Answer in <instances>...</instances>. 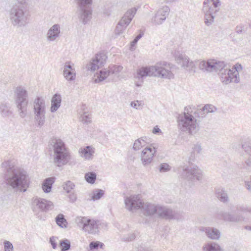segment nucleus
Wrapping results in <instances>:
<instances>
[{"mask_svg": "<svg viewBox=\"0 0 251 251\" xmlns=\"http://www.w3.org/2000/svg\"><path fill=\"white\" fill-rule=\"evenodd\" d=\"M130 106L136 109H139L142 108L143 104L140 101L136 100L132 101L130 103Z\"/></svg>", "mask_w": 251, "mask_h": 251, "instance_id": "09e8293b", "label": "nucleus"}, {"mask_svg": "<svg viewBox=\"0 0 251 251\" xmlns=\"http://www.w3.org/2000/svg\"><path fill=\"white\" fill-rule=\"evenodd\" d=\"M60 246L61 247V251H67L71 248V243L68 239L63 240L60 241Z\"/></svg>", "mask_w": 251, "mask_h": 251, "instance_id": "ea45409f", "label": "nucleus"}, {"mask_svg": "<svg viewBox=\"0 0 251 251\" xmlns=\"http://www.w3.org/2000/svg\"><path fill=\"white\" fill-rule=\"evenodd\" d=\"M221 5V2L220 0H207V2H205V7H208L207 14H205L207 17H205V24L209 25L213 22L214 19V14L217 13L219 10V7Z\"/></svg>", "mask_w": 251, "mask_h": 251, "instance_id": "ddd939ff", "label": "nucleus"}, {"mask_svg": "<svg viewBox=\"0 0 251 251\" xmlns=\"http://www.w3.org/2000/svg\"><path fill=\"white\" fill-rule=\"evenodd\" d=\"M31 207L33 211L38 209L46 211L51 209L53 207V203L50 201L36 197L31 200Z\"/></svg>", "mask_w": 251, "mask_h": 251, "instance_id": "f3484780", "label": "nucleus"}, {"mask_svg": "<svg viewBox=\"0 0 251 251\" xmlns=\"http://www.w3.org/2000/svg\"><path fill=\"white\" fill-rule=\"evenodd\" d=\"M137 235V232H134L129 234L127 237H124L123 239L124 241H130L134 239L136 237Z\"/></svg>", "mask_w": 251, "mask_h": 251, "instance_id": "8fccbe9b", "label": "nucleus"}, {"mask_svg": "<svg viewBox=\"0 0 251 251\" xmlns=\"http://www.w3.org/2000/svg\"><path fill=\"white\" fill-rule=\"evenodd\" d=\"M79 152L80 155L86 160H92L95 153L94 149L91 146L80 148Z\"/></svg>", "mask_w": 251, "mask_h": 251, "instance_id": "bb28decb", "label": "nucleus"}, {"mask_svg": "<svg viewBox=\"0 0 251 251\" xmlns=\"http://www.w3.org/2000/svg\"><path fill=\"white\" fill-rule=\"evenodd\" d=\"M96 174L95 173L91 172L85 175V179L87 182L90 184H94L96 179Z\"/></svg>", "mask_w": 251, "mask_h": 251, "instance_id": "4c0bfd02", "label": "nucleus"}, {"mask_svg": "<svg viewBox=\"0 0 251 251\" xmlns=\"http://www.w3.org/2000/svg\"><path fill=\"white\" fill-rule=\"evenodd\" d=\"M136 11V8L134 7L126 11L116 27L115 32L116 35H120L126 29L134 17Z\"/></svg>", "mask_w": 251, "mask_h": 251, "instance_id": "2eb2a0df", "label": "nucleus"}, {"mask_svg": "<svg viewBox=\"0 0 251 251\" xmlns=\"http://www.w3.org/2000/svg\"><path fill=\"white\" fill-rule=\"evenodd\" d=\"M217 217L225 221L234 223H241L245 220V217L242 214H232L222 211L218 212Z\"/></svg>", "mask_w": 251, "mask_h": 251, "instance_id": "412c9836", "label": "nucleus"}, {"mask_svg": "<svg viewBox=\"0 0 251 251\" xmlns=\"http://www.w3.org/2000/svg\"><path fill=\"white\" fill-rule=\"evenodd\" d=\"M138 41L136 40V39H134L131 42V44H130V45H131V47H134L136 44V43H137Z\"/></svg>", "mask_w": 251, "mask_h": 251, "instance_id": "bf43d9fd", "label": "nucleus"}, {"mask_svg": "<svg viewBox=\"0 0 251 251\" xmlns=\"http://www.w3.org/2000/svg\"><path fill=\"white\" fill-rule=\"evenodd\" d=\"M205 70L209 72H217L219 71V75L222 81V74H225L224 72L228 70L227 65L223 61H218L214 59L208 60L205 64Z\"/></svg>", "mask_w": 251, "mask_h": 251, "instance_id": "4468645a", "label": "nucleus"}, {"mask_svg": "<svg viewBox=\"0 0 251 251\" xmlns=\"http://www.w3.org/2000/svg\"><path fill=\"white\" fill-rule=\"evenodd\" d=\"M170 8L167 5L163 6L157 10L151 22L154 25H161L166 19L170 13Z\"/></svg>", "mask_w": 251, "mask_h": 251, "instance_id": "6ab92c4d", "label": "nucleus"}, {"mask_svg": "<svg viewBox=\"0 0 251 251\" xmlns=\"http://www.w3.org/2000/svg\"><path fill=\"white\" fill-rule=\"evenodd\" d=\"M171 167L167 163H162L159 166V171L160 172H165L170 171Z\"/></svg>", "mask_w": 251, "mask_h": 251, "instance_id": "c03bdc74", "label": "nucleus"}, {"mask_svg": "<svg viewBox=\"0 0 251 251\" xmlns=\"http://www.w3.org/2000/svg\"><path fill=\"white\" fill-rule=\"evenodd\" d=\"M63 189L68 193H70L73 190L75 185L73 182L71 181H67L64 182L62 185Z\"/></svg>", "mask_w": 251, "mask_h": 251, "instance_id": "a19ab883", "label": "nucleus"}, {"mask_svg": "<svg viewBox=\"0 0 251 251\" xmlns=\"http://www.w3.org/2000/svg\"><path fill=\"white\" fill-rule=\"evenodd\" d=\"M206 251H223L220 246L215 243H207L205 246Z\"/></svg>", "mask_w": 251, "mask_h": 251, "instance_id": "e433bc0d", "label": "nucleus"}, {"mask_svg": "<svg viewBox=\"0 0 251 251\" xmlns=\"http://www.w3.org/2000/svg\"><path fill=\"white\" fill-rule=\"evenodd\" d=\"M75 223L83 231L89 234H96L99 232L100 221L88 218L86 217H77Z\"/></svg>", "mask_w": 251, "mask_h": 251, "instance_id": "6e6552de", "label": "nucleus"}, {"mask_svg": "<svg viewBox=\"0 0 251 251\" xmlns=\"http://www.w3.org/2000/svg\"><path fill=\"white\" fill-rule=\"evenodd\" d=\"M146 144V142L144 138L143 137L139 138L135 141L133 146V149L136 151H138L142 147H145Z\"/></svg>", "mask_w": 251, "mask_h": 251, "instance_id": "f704fd0d", "label": "nucleus"}, {"mask_svg": "<svg viewBox=\"0 0 251 251\" xmlns=\"http://www.w3.org/2000/svg\"><path fill=\"white\" fill-rule=\"evenodd\" d=\"M34 120L37 127H41L45 122L46 105L45 100L41 97H37L32 103Z\"/></svg>", "mask_w": 251, "mask_h": 251, "instance_id": "0eeeda50", "label": "nucleus"}, {"mask_svg": "<svg viewBox=\"0 0 251 251\" xmlns=\"http://www.w3.org/2000/svg\"><path fill=\"white\" fill-rule=\"evenodd\" d=\"M241 32H242V30H237V32L238 33H240Z\"/></svg>", "mask_w": 251, "mask_h": 251, "instance_id": "69168bd1", "label": "nucleus"}, {"mask_svg": "<svg viewBox=\"0 0 251 251\" xmlns=\"http://www.w3.org/2000/svg\"><path fill=\"white\" fill-rule=\"evenodd\" d=\"M177 64L184 68L185 70L191 73L196 72V68L198 67L200 70L204 69V61H196L190 62L187 56L184 54H179L176 57Z\"/></svg>", "mask_w": 251, "mask_h": 251, "instance_id": "1a4fd4ad", "label": "nucleus"}, {"mask_svg": "<svg viewBox=\"0 0 251 251\" xmlns=\"http://www.w3.org/2000/svg\"><path fill=\"white\" fill-rule=\"evenodd\" d=\"M8 17L11 25L16 28L25 27L29 23L30 14L19 5H13L8 11Z\"/></svg>", "mask_w": 251, "mask_h": 251, "instance_id": "20e7f679", "label": "nucleus"}, {"mask_svg": "<svg viewBox=\"0 0 251 251\" xmlns=\"http://www.w3.org/2000/svg\"><path fill=\"white\" fill-rule=\"evenodd\" d=\"M74 64L71 62H66L63 69V75L65 79L69 81H74L76 78V72L74 68Z\"/></svg>", "mask_w": 251, "mask_h": 251, "instance_id": "4be33fe9", "label": "nucleus"}, {"mask_svg": "<svg viewBox=\"0 0 251 251\" xmlns=\"http://www.w3.org/2000/svg\"><path fill=\"white\" fill-rule=\"evenodd\" d=\"M55 221L57 225L61 227H66L67 222L63 214H59L55 218Z\"/></svg>", "mask_w": 251, "mask_h": 251, "instance_id": "c9c22d12", "label": "nucleus"}, {"mask_svg": "<svg viewBox=\"0 0 251 251\" xmlns=\"http://www.w3.org/2000/svg\"><path fill=\"white\" fill-rule=\"evenodd\" d=\"M156 149V147L152 144L143 150L140 154V158L143 166H148L152 162L157 151Z\"/></svg>", "mask_w": 251, "mask_h": 251, "instance_id": "dca6fc26", "label": "nucleus"}, {"mask_svg": "<svg viewBox=\"0 0 251 251\" xmlns=\"http://www.w3.org/2000/svg\"><path fill=\"white\" fill-rule=\"evenodd\" d=\"M142 34H138L134 39H136L137 41H139V40L142 37Z\"/></svg>", "mask_w": 251, "mask_h": 251, "instance_id": "e2e57ef3", "label": "nucleus"}, {"mask_svg": "<svg viewBox=\"0 0 251 251\" xmlns=\"http://www.w3.org/2000/svg\"><path fill=\"white\" fill-rule=\"evenodd\" d=\"M216 195L220 201L223 202H227L228 198L227 193L223 189H218L216 190Z\"/></svg>", "mask_w": 251, "mask_h": 251, "instance_id": "72a5a7b5", "label": "nucleus"}, {"mask_svg": "<svg viewBox=\"0 0 251 251\" xmlns=\"http://www.w3.org/2000/svg\"><path fill=\"white\" fill-rule=\"evenodd\" d=\"M50 243L53 249H55L57 247V244L56 243L55 238L54 237H51L50 238Z\"/></svg>", "mask_w": 251, "mask_h": 251, "instance_id": "864d4df0", "label": "nucleus"}, {"mask_svg": "<svg viewBox=\"0 0 251 251\" xmlns=\"http://www.w3.org/2000/svg\"><path fill=\"white\" fill-rule=\"evenodd\" d=\"M136 85L137 87H140V86H141V84H138V83H136Z\"/></svg>", "mask_w": 251, "mask_h": 251, "instance_id": "338daca9", "label": "nucleus"}, {"mask_svg": "<svg viewBox=\"0 0 251 251\" xmlns=\"http://www.w3.org/2000/svg\"><path fill=\"white\" fill-rule=\"evenodd\" d=\"M196 118H203L204 116V106H200L194 112Z\"/></svg>", "mask_w": 251, "mask_h": 251, "instance_id": "37998d69", "label": "nucleus"}, {"mask_svg": "<svg viewBox=\"0 0 251 251\" xmlns=\"http://www.w3.org/2000/svg\"><path fill=\"white\" fill-rule=\"evenodd\" d=\"M205 233L209 238L213 240H219L221 237V232L214 227H205Z\"/></svg>", "mask_w": 251, "mask_h": 251, "instance_id": "cd10ccee", "label": "nucleus"}, {"mask_svg": "<svg viewBox=\"0 0 251 251\" xmlns=\"http://www.w3.org/2000/svg\"><path fill=\"white\" fill-rule=\"evenodd\" d=\"M138 251H153L149 248H145L141 247L138 249Z\"/></svg>", "mask_w": 251, "mask_h": 251, "instance_id": "13d9d810", "label": "nucleus"}, {"mask_svg": "<svg viewBox=\"0 0 251 251\" xmlns=\"http://www.w3.org/2000/svg\"><path fill=\"white\" fill-rule=\"evenodd\" d=\"M54 182V178L53 177L47 178L43 181L42 188L45 193H48L50 192Z\"/></svg>", "mask_w": 251, "mask_h": 251, "instance_id": "7c9ffc66", "label": "nucleus"}, {"mask_svg": "<svg viewBox=\"0 0 251 251\" xmlns=\"http://www.w3.org/2000/svg\"><path fill=\"white\" fill-rule=\"evenodd\" d=\"M69 198L70 199V201L72 202H75L76 200V195L74 194V193H72V194H71L69 196Z\"/></svg>", "mask_w": 251, "mask_h": 251, "instance_id": "6e6d98bb", "label": "nucleus"}, {"mask_svg": "<svg viewBox=\"0 0 251 251\" xmlns=\"http://www.w3.org/2000/svg\"><path fill=\"white\" fill-rule=\"evenodd\" d=\"M202 147L199 143H197L194 145L193 148L194 151L198 153H200L202 151Z\"/></svg>", "mask_w": 251, "mask_h": 251, "instance_id": "603ef678", "label": "nucleus"}, {"mask_svg": "<svg viewBox=\"0 0 251 251\" xmlns=\"http://www.w3.org/2000/svg\"><path fill=\"white\" fill-rule=\"evenodd\" d=\"M80 118L84 123L88 124L91 122V116L87 112H84L81 115Z\"/></svg>", "mask_w": 251, "mask_h": 251, "instance_id": "79ce46f5", "label": "nucleus"}, {"mask_svg": "<svg viewBox=\"0 0 251 251\" xmlns=\"http://www.w3.org/2000/svg\"><path fill=\"white\" fill-rule=\"evenodd\" d=\"M53 150V162L58 167L67 164L71 159V155L64 142L60 139L54 138L50 141Z\"/></svg>", "mask_w": 251, "mask_h": 251, "instance_id": "7ed1b4c3", "label": "nucleus"}, {"mask_svg": "<svg viewBox=\"0 0 251 251\" xmlns=\"http://www.w3.org/2000/svg\"><path fill=\"white\" fill-rule=\"evenodd\" d=\"M3 244L4 251H13V246L10 242L8 241H5Z\"/></svg>", "mask_w": 251, "mask_h": 251, "instance_id": "a18cd8bd", "label": "nucleus"}, {"mask_svg": "<svg viewBox=\"0 0 251 251\" xmlns=\"http://www.w3.org/2000/svg\"><path fill=\"white\" fill-rule=\"evenodd\" d=\"M61 34V27L59 24H54L48 30L46 34V39L49 42L57 41Z\"/></svg>", "mask_w": 251, "mask_h": 251, "instance_id": "5701e85b", "label": "nucleus"}, {"mask_svg": "<svg viewBox=\"0 0 251 251\" xmlns=\"http://www.w3.org/2000/svg\"><path fill=\"white\" fill-rule=\"evenodd\" d=\"M103 244L100 242H92L90 243L89 247L91 250L97 249L98 248L99 246L100 248H102Z\"/></svg>", "mask_w": 251, "mask_h": 251, "instance_id": "de8ad7c7", "label": "nucleus"}, {"mask_svg": "<svg viewBox=\"0 0 251 251\" xmlns=\"http://www.w3.org/2000/svg\"><path fill=\"white\" fill-rule=\"evenodd\" d=\"M154 65L149 67H143L137 70V78H143L146 76H154Z\"/></svg>", "mask_w": 251, "mask_h": 251, "instance_id": "393cba45", "label": "nucleus"}, {"mask_svg": "<svg viewBox=\"0 0 251 251\" xmlns=\"http://www.w3.org/2000/svg\"><path fill=\"white\" fill-rule=\"evenodd\" d=\"M244 151L249 154L250 157L243 165L242 169L248 172H251V147L244 144L242 146Z\"/></svg>", "mask_w": 251, "mask_h": 251, "instance_id": "a878e982", "label": "nucleus"}, {"mask_svg": "<svg viewBox=\"0 0 251 251\" xmlns=\"http://www.w3.org/2000/svg\"><path fill=\"white\" fill-rule=\"evenodd\" d=\"M105 14H106L107 15H109L110 14L109 13H108V12H106V13H104Z\"/></svg>", "mask_w": 251, "mask_h": 251, "instance_id": "774afa93", "label": "nucleus"}, {"mask_svg": "<svg viewBox=\"0 0 251 251\" xmlns=\"http://www.w3.org/2000/svg\"><path fill=\"white\" fill-rule=\"evenodd\" d=\"M15 103L19 115L24 118L27 114V107L28 103V94L26 88L23 86H18L14 91Z\"/></svg>", "mask_w": 251, "mask_h": 251, "instance_id": "39448f33", "label": "nucleus"}, {"mask_svg": "<svg viewBox=\"0 0 251 251\" xmlns=\"http://www.w3.org/2000/svg\"><path fill=\"white\" fill-rule=\"evenodd\" d=\"M154 77L171 79L174 75L171 71L170 64L166 61H159L154 65Z\"/></svg>", "mask_w": 251, "mask_h": 251, "instance_id": "9d476101", "label": "nucleus"}, {"mask_svg": "<svg viewBox=\"0 0 251 251\" xmlns=\"http://www.w3.org/2000/svg\"><path fill=\"white\" fill-rule=\"evenodd\" d=\"M237 209L242 212H249L250 213L251 208L245 206L243 205L238 206Z\"/></svg>", "mask_w": 251, "mask_h": 251, "instance_id": "3c124183", "label": "nucleus"}, {"mask_svg": "<svg viewBox=\"0 0 251 251\" xmlns=\"http://www.w3.org/2000/svg\"><path fill=\"white\" fill-rule=\"evenodd\" d=\"M217 110V108L211 104H205V111L207 113H213Z\"/></svg>", "mask_w": 251, "mask_h": 251, "instance_id": "49530a36", "label": "nucleus"}, {"mask_svg": "<svg viewBox=\"0 0 251 251\" xmlns=\"http://www.w3.org/2000/svg\"><path fill=\"white\" fill-rule=\"evenodd\" d=\"M76 2L80 18L84 24H86L90 20L92 11L90 5L92 3V0H75Z\"/></svg>", "mask_w": 251, "mask_h": 251, "instance_id": "9b49d317", "label": "nucleus"}, {"mask_svg": "<svg viewBox=\"0 0 251 251\" xmlns=\"http://www.w3.org/2000/svg\"><path fill=\"white\" fill-rule=\"evenodd\" d=\"M242 66L237 64L232 69L228 68V70L224 71L226 74H222V82L225 84H228L230 82L238 83L240 82L239 72L242 70Z\"/></svg>", "mask_w": 251, "mask_h": 251, "instance_id": "f8f14e48", "label": "nucleus"}, {"mask_svg": "<svg viewBox=\"0 0 251 251\" xmlns=\"http://www.w3.org/2000/svg\"><path fill=\"white\" fill-rule=\"evenodd\" d=\"M251 180L245 181V187L248 189L250 192L251 193Z\"/></svg>", "mask_w": 251, "mask_h": 251, "instance_id": "5fc2aeb1", "label": "nucleus"}, {"mask_svg": "<svg viewBox=\"0 0 251 251\" xmlns=\"http://www.w3.org/2000/svg\"><path fill=\"white\" fill-rule=\"evenodd\" d=\"M27 0H16V1L20 4H25Z\"/></svg>", "mask_w": 251, "mask_h": 251, "instance_id": "052dcab7", "label": "nucleus"}, {"mask_svg": "<svg viewBox=\"0 0 251 251\" xmlns=\"http://www.w3.org/2000/svg\"><path fill=\"white\" fill-rule=\"evenodd\" d=\"M194 117L185 111L178 118V126L179 128L183 132L189 134L196 133L199 130V124Z\"/></svg>", "mask_w": 251, "mask_h": 251, "instance_id": "423d86ee", "label": "nucleus"}, {"mask_svg": "<svg viewBox=\"0 0 251 251\" xmlns=\"http://www.w3.org/2000/svg\"><path fill=\"white\" fill-rule=\"evenodd\" d=\"M245 229L248 230H251V226H245Z\"/></svg>", "mask_w": 251, "mask_h": 251, "instance_id": "0e129e2a", "label": "nucleus"}, {"mask_svg": "<svg viewBox=\"0 0 251 251\" xmlns=\"http://www.w3.org/2000/svg\"><path fill=\"white\" fill-rule=\"evenodd\" d=\"M157 209L156 214L159 217L166 220H171L175 218V213L172 209L160 205Z\"/></svg>", "mask_w": 251, "mask_h": 251, "instance_id": "b1692460", "label": "nucleus"}, {"mask_svg": "<svg viewBox=\"0 0 251 251\" xmlns=\"http://www.w3.org/2000/svg\"><path fill=\"white\" fill-rule=\"evenodd\" d=\"M181 175L184 178L191 181H193L194 179L199 180L202 176L201 171L197 166L193 168L184 167Z\"/></svg>", "mask_w": 251, "mask_h": 251, "instance_id": "aec40b11", "label": "nucleus"}, {"mask_svg": "<svg viewBox=\"0 0 251 251\" xmlns=\"http://www.w3.org/2000/svg\"><path fill=\"white\" fill-rule=\"evenodd\" d=\"M161 131L160 129L157 126H156L155 127H154L153 130H152V133L154 134H157L161 133Z\"/></svg>", "mask_w": 251, "mask_h": 251, "instance_id": "4d7b16f0", "label": "nucleus"}, {"mask_svg": "<svg viewBox=\"0 0 251 251\" xmlns=\"http://www.w3.org/2000/svg\"><path fill=\"white\" fill-rule=\"evenodd\" d=\"M0 112L3 117H8L12 114L10 110V107L9 104L6 103H2L0 104Z\"/></svg>", "mask_w": 251, "mask_h": 251, "instance_id": "473e14b6", "label": "nucleus"}, {"mask_svg": "<svg viewBox=\"0 0 251 251\" xmlns=\"http://www.w3.org/2000/svg\"><path fill=\"white\" fill-rule=\"evenodd\" d=\"M142 34H138L134 39H136L137 41H139V40L142 37Z\"/></svg>", "mask_w": 251, "mask_h": 251, "instance_id": "680f3d73", "label": "nucleus"}, {"mask_svg": "<svg viewBox=\"0 0 251 251\" xmlns=\"http://www.w3.org/2000/svg\"><path fill=\"white\" fill-rule=\"evenodd\" d=\"M108 76H110L108 70H100L94 75V81L95 83H99L105 80Z\"/></svg>", "mask_w": 251, "mask_h": 251, "instance_id": "c756f323", "label": "nucleus"}, {"mask_svg": "<svg viewBox=\"0 0 251 251\" xmlns=\"http://www.w3.org/2000/svg\"><path fill=\"white\" fill-rule=\"evenodd\" d=\"M123 70V67L121 66H113L109 68L108 70L110 75H114V77L113 80H116L119 79L120 77V73Z\"/></svg>", "mask_w": 251, "mask_h": 251, "instance_id": "2f4dec72", "label": "nucleus"}, {"mask_svg": "<svg viewBox=\"0 0 251 251\" xmlns=\"http://www.w3.org/2000/svg\"><path fill=\"white\" fill-rule=\"evenodd\" d=\"M61 96L60 94H54L51 100L50 111L55 112L60 107L61 102Z\"/></svg>", "mask_w": 251, "mask_h": 251, "instance_id": "c85d7f7f", "label": "nucleus"}, {"mask_svg": "<svg viewBox=\"0 0 251 251\" xmlns=\"http://www.w3.org/2000/svg\"><path fill=\"white\" fill-rule=\"evenodd\" d=\"M107 56L104 53L97 54L95 57L86 65V68L88 70L92 72L101 67L105 63Z\"/></svg>", "mask_w": 251, "mask_h": 251, "instance_id": "a211bd4d", "label": "nucleus"}, {"mask_svg": "<svg viewBox=\"0 0 251 251\" xmlns=\"http://www.w3.org/2000/svg\"><path fill=\"white\" fill-rule=\"evenodd\" d=\"M126 208L129 211L134 212L141 209L146 216H150L157 213L159 205H155L149 202H144L141 199L140 195H131L125 199Z\"/></svg>", "mask_w": 251, "mask_h": 251, "instance_id": "f03ea898", "label": "nucleus"}, {"mask_svg": "<svg viewBox=\"0 0 251 251\" xmlns=\"http://www.w3.org/2000/svg\"><path fill=\"white\" fill-rule=\"evenodd\" d=\"M104 191L101 189H96L93 192L92 199L93 201L100 199L104 195Z\"/></svg>", "mask_w": 251, "mask_h": 251, "instance_id": "58836bf2", "label": "nucleus"}, {"mask_svg": "<svg viewBox=\"0 0 251 251\" xmlns=\"http://www.w3.org/2000/svg\"><path fill=\"white\" fill-rule=\"evenodd\" d=\"M3 179L7 188L15 192H25L30 185L27 172L23 168L15 167L12 160H6L1 164Z\"/></svg>", "mask_w": 251, "mask_h": 251, "instance_id": "f257e3e1", "label": "nucleus"}]
</instances>
